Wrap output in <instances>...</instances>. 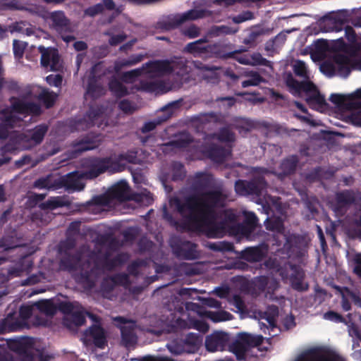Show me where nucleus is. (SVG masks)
I'll list each match as a JSON object with an SVG mask.
<instances>
[{"label":"nucleus","mask_w":361,"mask_h":361,"mask_svg":"<svg viewBox=\"0 0 361 361\" xmlns=\"http://www.w3.org/2000/svg\"><path fill=\"white\" fill-rule=\"evenodd\" d=\"M228 197L226 188L217 187L183 199L172 198L170 204L190 227L207 232L210 238H217L222 236L226 229V221H219V216Z\"/></svg>","instance_id":"f257e3e1"},{"label":"nucleus","mask_w":361,"mask_h":361,"mask_svg":"<svg viewBox=\"0 0 361 361\" xmlns=\"http://www.w3.org/2000/svg\"><path fill=\"white\" fill-rule=\"evenodd\" d=\"M77 236L67 235L63 243L65 252L60 261V269L69 271H79L80 281L91 288L97 279L106 271H111L118 264L117 257L112 258L108 252L102 250V246L98 245L96 251H91L89 246H81L75 255L70 252L76 245Z\"/></svg>","instance_id":"f03ea898"},{"label":"nucleus","mask_w":361,"mask_h":361,"mask_svg":"<svg viewBox=\"0 0 361 361\" xmlns=\"http://www.w3.org/2000/svg\"><path fill=\"white\" fill-rule=\"evenodd\" d=\"M41 107L39 104L25 102L23 100L13 98L11 100V109H4L0 111V139H5L8 135L9 128L20 126L22 118L18 114H32L39 115Z\"/></svg>","instance_id":"7ed1b4c3"},{"label":"nucleus","mask_w":361,"mask_h":361,"mask_svg":"<svg viewBox=\"0 0 361 361\" xmlns=\"http://www.w3.org/2000/svg\"><path fill=\"white\" fill-rule=\"evenodd\" d=\"M59 310L65 315L63 325L71 331H76L78 328L85 323V312L78 302H61Z\"/></svg>","instance_id":"20e7f679"},{"label":"nucleus","mask_w":361,"mask_h":361,"mask_svg":"<svg viewBox=\"0 0 361 361\" xmlns=\"http://www.w3.org/2000/svg\"><path fill=\"white\" fill-rule=\"evenodd\" d=\"M286 84L290 89L293 94H299L301 91L310 93V95L306 99L310 105L316 104L322 107L326 104L324 97L317 90L316 86L310 81L299 82L295 80L291 73H288L286 77Z\"/></svg>","instance_id":"39448f33"},{"label":"nucleus","mask_w":361,"mask_h":361,"mask_svg":"<svg viewBox=\"0 0 361 361\" xmlns=\"http://www.w3.org/2000/svg\"><path fill=\"white\" fill-rule=\"evenodd\" d=\"M56 312V308L50 300H41L32 305H22L19 310V315L23 319H27L31 316L36 318L35 324L44 325L47 320L38 316V313L47 317H52Z\"/></svg>","instance_id":"423d86ee"},{"label":"nucleus","mask_w":361,"mask_h":361,"mask_svg":"<svg viewBox=\"0 0 361 361\" xmlns=\"http://www.w3.org/2000/svg\"><path fill=\"white\" fill-rule=\"evenodd\" d=\"M88 166L89 169L83 174L86 179L97 178L106 171L116 173L124 170V164L115 161L112 157L91 159Z\"/></svg>","instance_id":"0eeeda50"},{"label":"nucleus","mask_w":361,"mask_h":361,"mask_svg":"<svg viewBox=\"0 0 361 361\" xmlns=\"http://www.w3.org/2000/svg\"><path fill=\"white\" fill-rule=\"evenodd\" d=\"M263 341L262 336H254L247 333H240L237 339L229 346L230 350L233 353L238 360L245 358V353L250 347L259 345Z\"/></svg>","instance_id":"6e6552de"},{"label":"nucleus","mask_w":361,"mask_h":361,"mask_svg":"<svg viewBox=\"0 0 361 361\" xmlns=\"http://www.w3.org/2000/svg\"><path fill=\"white\" fill-rule=\"evenodd\" d=\"M205 13L204 10L192 9L182 14L171 15L159 22V27L166 30H173L187 20L202 18Z\"/></svg>","instance_id":"1a4fd4ad"},{"label":"nucleus","mask_w":361,"mask_h":361,"mask_svg":"<svg viewBox=\"0 0 361 361\" xmlns=\"http://www.w3.org/2000/svg\"><path fill=\"white\" fill-rule=\"evenodd\" d=\"M116 322V326L120 329L121 334V342L126 348H130L135 345L137 337L135 334L136 323L131 319H126L123 317H116L113 318Z\"/></svg>","instance_id":"9d476101"},{"label":"nucleus","mask_w":361,"mask_h":361,"mask_svg":"<svg viewBox=\"0 0 361 361\" xmlns=\"http://www.w3.org/2000/svg\"><path fill=\"white\" fill-rule=\"evenodd\" d=\"M267 183L264 178L259 176L252 178L251 180H238L235 183V192L243 196L262 194L266 188Z\"/></svg>","instance_id":"9b49d317"},{"label":"nucleus","mask_w":361,"mask_h":361,"mask_svg":"<svg viewBox=\"0 0 361 361\" xmlns=\"http://www.w3.org/2000/svg\"><path fill=\"white\" fill-rule=\"evenodd\" d=\"M38 51L41 54V66L51 71H58L62 68V61L57 49L39 46Z\"/></svg>","instance_id":"f8f14e48"},{"label":"nucleus","mask_w":361,"mask_h":361,"mask_svg":"<svg viewBox=\"0 0 361 361\" xmlns=\"http://www.w3.org/2000/svg\"><path fill=\"white\" fill-rule=\"evenodd\" d=\"M18 350L20 361H49V356H44L41 350L35 348L31 339L19 343Z\"/></svg>","instance_id":"ddd939ff"},{"label":"nucleus","mask_w":361,"mask_h":361,"mask_svg":"<svg viewBox=\"0 0 361 361\" xmlns=\"http://www.w3.org/2000/svg\"><path fill=\"white\" fill-rule=\"evenodd\" d=\"M173 253L180 258L193 259L197 258L198 253L196 250L197 245L188 240H181L175 238L171 243Z\"/></svg>","instance_id":"4468645a"},{"label":"nucleus","mask_w":361,"mask_h":361,"mask_svg":"<svg viewBox=\"0 0 361 361\" xmlns=\"http://www.w3.org/2000/svg\"><path fill=\"white\" fill-rule=\"evenodd\" d=\"M355 201V192L353 190H345L336 194L335 202L332 203L331 208L336 215L342 216Z\"/></svg>","instance_id":"2eb2a0df"},{"label":"nucleus","mask_w":361,"mask_h":361,"mask_svg":"<svg viewBox=\"0 0 361 361\" xmlns=\"http://www.w3.org/2000/svg\"><path fill=\"white\" fill-rule=\"evenodd\" d=\"M99 66V63L92 66L88 77L86 95L94 99L102 97L106 92L104 87L99 82L100 77L96 75Z\"/></svg>","instance_id":"dca6fc26"},{"label":"nucleus","mask_w":361,"mask_h":361,"mask_svg":"<svg viewBox=\"0 0 361 361\" xmlns=\"http://www.w3.org/2000/svg\"><path fill=\"white\" fill-rule=\"evenodd\" d=\"M83 174L84 172L79 171L69 173L60 178L58 181V186H60V188L64 187L68 191H80L85 187L82 179L86 178Z\"/></svg>","instance_id":"f3484780"},{"label":"nucleus","mask_w":361,"mask_h":361,"mask_svg":"<svg viewBox=\"0 0 361 361\" xmlns=\"http://www.w3.org/2000/svg\"><path fill=\"white\" fill-rule=\"evenodd\" d=\"M229 335L223 331H215L205 338V347L209 352L223 351L228 345Z\"/></svg>","instance_id":"a211bd4d"},{"label":"nucleus","mask_w":361,"mask_h":361,"mask_svg":"<svg viewBox=\"0 0 361 361\" xmlns=\"http://www.w3.org/2000/svg\"><path fill=\"white\" fill-rule=\"evenodd\" d=\"M207 39H200L193 42L188 43L185 50L198 57H210L214 51L216 49L215 44L203 45L207 42Z\"/></svg>","instance_id":"6ab92c4d"},{"label":"nucleus","mask_w":361,"mask_h":361,"mask_svg":"<svg viewBox=\"0 0 361 361\" xmlns=\"http://www.w3.org/2000/svg\"><path fill=\"white\" fill-rule=\"evenodd\" d=\"M51 26L59 34H67L72 32L69 20L62 11H54L50 14Z\"/></svg>","instance_id":"aec40b11"},{"label":"nucleus","mask_w":361,"mask_h":361,"mask_svg":"<svg viewBox=\"0 0 361 361\" xmlns=\"http://www.w3.org/2000/svg\"><path fill=\"white\" fill-rule=\"evenodd\" d=\"M172 85L164 80L157 79L150 81H141L139 90L155 94H163L170 91Z\"/></svg>","instance_id":"412c9836"},{"label":"nucleus","mask_w":361,"mask_h":361,"mask_svg":"<svg viewBox=\"0 0 361 361\" xmlns=\"http://www.w3.org/2000/svg\"><path fill=\"white\" fill-rule=\"evenodd\" d=\"M273 31V28L264 27L260 25H254L250 27L247 35L243 39V43L248 46V48H253L257 45V40L263 35H269Z\"/></svg>","instance_id":"4be33fe9"},{"label":"nucleus","mask_w":361,"mask_h":361,"mask_svg":"<svg viewBox=\"0 0 361 361\" xmlns=\"http://www.w3.org/2000/svg\"><path fill=\"white\" fill-rule=\"evenodd\" d=\"M107 196L110 199L121 202L129 200L130 198V188L126 181L121 180L109 190Z\"/></svg>","instance_id":"5701e85b"},{"label":"nucleus","mask_w":361,"mask_h":361,"mask_svg":"<svg viewBox=\"0 0 361 361\" xmlns=\"http://www.w3.org/2000/svg\"><path fill=\"white\" fill-rule=\"evenodd\" d=\"M192 142L191 135L187 133H183L180 134L176 140L163 144L161 150L164 153H169L171 151L185 148Z\"/></svg>","instance_id":"b1692460"},{"label":"nucleus","mask_w":361,"mask_h":361,"mask_svg":"<svg viewBox=\"0 0 361 361\" xmlns=\"http://www.w3.org/2000/svg\"><path fill=\"white\" fill-rule=\"evenodd\" d=\"M349 58L343 54H336L334 56V63L331 66L332 73L329 75L337 74L346 78L350 73L349 67Z\"/></svg>","instance_id":"393cba45"},{"label":"nucleus","mask_w":361,"mask_h":361,"mask_svg":"<svg viewBox=\"0 0 361 361\" xmlns=\"http://www.w3.org/2000/svg\"><path fill=\"white\" fill-rule=\"evenodd\" d=\"M179 107L178 101L172 102L161 109V111H166L167 115L161 119H157L152 121L147 122L142 127L141 130L142 133H148L153 130L157 125L160 124L162 121L168 119L173 113L174 110Z\"/></svg>","instance_id":"a878e982"},{"label":"nucleus","mask_w":361,"mask_h":361,"mask_svg":"<svg viewBox=\"0 0 361 361\" xmlns=\"http://www.w3.org/2000/svg\"><path fill=\"white\" fill-rule=\"evenodd\" d=\"M99 143L87 139L81 140L73 144L71 149L68 150V158L74 159L80 156L82 152L97 148Z\"/></svg>","instance_id":"bb28decb"},{"label":"nucleus","mask_w":361,"mask_h":361,"mask_svg":"<svg viewBox=\"0 0 361 361\" xmlns=\"http://www.w3.org/2000/svg\"><path fill=\"white\" fill-rule=\"evenodd\" d=\"M238 63L243 65L249 66H264L271 67V61L264 58L259 53H253L251 55H243L233 57Z\"/></svg>","instance_id":"cd10ccee"},{"label":"nucleus","mask_w":361,"mask_h":361,"mask_svg":"<svg viewBox=\"0 0 361 361\" xmlns=\"http://www.w3.org/2000/svg\"><path fill=\"white\" fill-rule=\"evenodd\" d=\"M212 176L208 173L197 172L190 178L191 188L200 192L211 185L212 183Z\"/></svg>","instance_id":"c85d7f7f"},{"label":"nucleus","mask_w":361,"mask_h":361,"mask_svg":"<svg viewBox=\"0 0 361 361\" xmlns=\"http://www.w3.org/2000/svg\"><path fill=\"white\" fill-rule=\"evenodd\" d=\"M147 73L152 75L161 76L172 72L171 63L166 61H156L145 63Z\"/></svg>","instance_id":"c756f323"},{"label":"nucleus","mask_w":361,"mask_h":361,"mask_svg":"<svg viewBox=\"0 0 361 361\" xmlns=\"http://www.w3.org/2000/svg\"><path fill=\"white\" fill-rule=\"evenodd\" d=\"M87 335L93 341L94 344L100 348H104L106 344V336L105 331L98 324H94L87 330Z\"/></svg>","instance_id":"7c9ffc66"},{"label":"nucleus","mask_w":361,"mask_h":361,"mask_svg":"<svg viewBox=\"0 0 361 361\" xmlns=\"http://www.w3.org/2000/svg\"><path fill=\"white\" fill-rule=\"evenodd\" d=\"M295 361H345L340 355L331 353L326 355L316 357L310 351H305L299 355Z\"/></svg>","instance_id":"2f4dec72"},{"label":"nucleus","mask_w":361,"mask_h":361,"mask_svg":"<svg viewBox=\"0 0 361 361\" xmlns=\"http://www.w3.org/2000/svg\"><path fill=\"white\" fill-rule=\"evenodd\" d=\"M48 130L46 125H39L36 126L28 134L25 135V139L30 142V147L35 146L40 144Z\"/></svg>","instance_id":"473e14b6"},{"label":"nucleus","mask_w":361,"mask_h":361,"mask_svg":"<svg viewBox=\"0 0 361 361\" xmlns=\"http://www.w3.org/2000/svg\"><path fill=\"white\" fill-rule=\"evenodd\" d=\"M209 137L225 143L229 147H232V144L235 141V135L230 127L221 128L217 133L209 135Z\"/></svg>","instance_id":"72a5a7b5"},{"label":"nucleus","mask_w":361,"mask_h":361,"mask_svg":"<svg viewBox=\"0 0 361 361\" xmlns=\"http://www.w3.org/2000/svg\"><path fill=\"white\" fill-rule=\"evenodd\" d=\"M231 154V147L212 145L209 149L210 158L216 162H223Z\"/></svg>","instance_id":"f704fd0d"},{"label":"nucleus","mask_w":361,"mask_h":361,"mask_svg":"<svg viewBox=\"0 0 361 361\" xmlns=\"http://www.w3.org/2000/svg\"><path fill=\"white\" fill-rule=\"evenodd\" d=\"M126 274L116 275L115 276L104 278L102 282L101 290L102 295L105 298H110V293L114 288L119 279H123L125 281L127 280Z\"/></svg>","instance_id":"c9c22d12"},{"label":"nucleus","mask_w":361,"mask_h":361,"mask_svg":"<svg viewBox=\"0 0 361 361\" xmlns=\"http://www.w3.org/2000/svg\"><path fill=\"white\" fill-rule=\"evenodd\" d=\"M20 328V322L14 317L13 314H8L5 319L0 321V334L15 331Z\"/></svg>","instance_id":"e433bc0d"},{"label":"nucleus","mask_w":361,"mask_h":361,"mask_svg":"<svg viewBox=\"0 0 361 361\" xmlns=\"http://www.w3.org/2000/svg\"><path fill=\"white\" fill-rule=\"evenodd\" d=\"M343 23V20L337 16L326 18L323 20L322 29L325 32H338L341 30Z\"/></svg>","instance_id":"4c0bfd02"},{"label":"nucleus","mask_w":361,"mask_h":361,"mask_svg":"<svg viewBox=\"0 0 361 361\" xmlns=\"http://www.w3.org/2000/svg\"><path fill=\"white\" fill-rule=\"evenodd\" d=\"M292 269L295 271V275H292L290 281L292 287L300 291L306 290L308 288V286L302 282L304 278V273L302 270L297 269L295 266L291 267Z\"/></svg>","instance_id":"58836bf2"},{"label":"nucleus","mask_w":361,"mask_h":361,"mask_svg":"<svg viewBox=\"0 0 361 361\" xmlns=\"http://www.w3.org/2000/svg\"><path fill=\"white\" fill-rule=\"evenodd\" d=\"M242 257L247 262H257L262 260L263 253L259 247H252L245 249L242 252Z\"/></svg>","instance_id":"ea45409f"},{"label":"nucleus","mask_w":361,"mask_h":361,"mask_svg":"<svg viewBox=\"0 0 361 361\" xmlns=\"http://www.w3.org/2000/svg\"><path fill=\"white\" fill-rule=\"evenodd\" d=\"M278 315V307L276 305H269L266 311L261 313V319L266 320L269 326L274 327Z\"/></svg>","instance_id":"a19ab883"},{"label":"nucleus","mask_w":361,"mask_h":361,"mask_svg":"<svg viewBox=\"0 0 361 361\" xmlns=\"http://www.w3.org/2000/svg\"><path fill=\"white\" fill-rule=\"evenodd\" d=\"M111 92L117 97H122L128 94V89L116 78H113L109 83Z\"/></svg>","instance_id":"79ce46f5"},{"label":"nucleus","mask_w":361,"mask_h":361,"mask_svg":"<svg viewBox=\"0 0 361 361\" xmlns=\"http://www.w3.org/2000/svg\"><path fill=\"white\" fill-rule=\"evenodd\" d=\"M37 99L43 102L47 108L52 106L57 97V94L50 92L48 89L43 88L37 95Z\"/></svg>","instance_id":"37998d69"},{"label":"nucleus","mask_w":361,"mask_h":361,"mask_svg":"<svg viewBox=\"0 0 361 361\" xmlns=\"http://www.w3.org/2000/svg\"><path fill=\"white\" fill-rule=\"evenodd\" d=\"M298 162L297 156H290L285 159L281 164V169L284 175L293 173Z\"/></svg>","instance_id":"c03bdc74"},{"label":"nucleus","mask_w":361,"mask_h":361,"mask_svg":"<svg viewBox=\"0 0 361 361\" xmlns=\"http://www.w3.org/2000/svg\"><path fill=\"white\" fill-rule=\"evenodd\" d=\"M245 76L249 78V79L242 82V87L244 88L250 86H257L264 81V79L256 71L245 72Z\"/></svg>","instance_id":"a18cd8bd"},{"label":"nucleus","mask_w":361,"mask_h":361,"mask_svg":"<svg viewBox=\"0 0 361 361\" xmlns=\"http://www.w3.org/2000/svg\"><path fill=\"white\" fill-rule=\"evenodd\" d=\"M293 71L296 76L303 79V81H308L309 75L307 67L305 63L301 60H295L292 65Z\"/></svg>","instance_id":"49530a36"},{"label":"nucleus","mask_w":361,"mask_h":361,"mask_svg":"<svg viewBox=\"0 0 361 361\" xmlns=\"http://www.w3.org/2000/svg\"><path fill=\"white\" fill-rule=\"evenodd\" d=\"M69 204L68 201L63 200L60 197H54L49 199L47 201L42 203L39 207L42 209H56L57 207H61Z\"/></svg>","instance_id":"de8ad7c7"},{"label":"nucleus","mask_w":361,"mask_h":361,"mask_svg":"<svg viewBox=\"0 0 361 361\" xmlns=\"http://www.w3.org/2000/svg\"><path fill=\"white\" fill-rule=\"evenodd\" d=\"M143 59L142 54L132 55L127 59H123L115 63L114 68L116 71H119L123 67L131 66L137 64Z\"/></svg>","instance_id":"09e8293b"},{"label":"nucleus","mask_w":361,"mask_h":361,"mask_svg":"<svg viewBox=\"0 0 361 361\" xmlns=\"http://www.w3.org/2000/svg\"><path fill=\"white\" fill-rule=\"evenodd\" d=\"M232 126L242 135H245L250 131L253 127V124L250 120L242 118L235 119Z\"/></svg>","instance_id":"8fccbe9b"},{"label":"nucleus","mask_w":361,"mask_h":361,"mask_svg":"<svg viewBox=\"0 0 361 361\" xmlns=\"http://www.w3.org/2000/svg\"><path fill=\"white\" fill-rule=\"evenodd\" d=\"M200 314H204L207 317L209 318L211 320H212L214 322L229 320L232 317L231 314L226 311H221V312L205 311L204 312H201Z\"/></svg>","instance_id":"3c124183"},{"label":"nucleus","mask_w":361,"mask_h":361,"mask_svg":"<svg viewBox=\"0 0 361 361\" xmlns=\"http://www.w3.org/2000/svg\"><path fill=\"white\" fill-rule=\"evenodd\" d=\"M236 32V29H233L227 25H214L210 28L209 34L212 37H218L224 35L235 34Z\"/></svg>","instance_id":"603ef678"},{"label":"nucleus","mask_w":361,"mask_h":361,"mask_svg":"<svg viewBox=\"0 0 361 361\" xmlns=\"http://www.w3.org/2000/svg\"><path fill=\"white\" fill-rule=\"evenodd\" d=\"M114 159L119 164H123L125 167L126 164L123 162L124 161L131 164L137 163V152L135 151H128L126 153L119 154L117 157H114Z\"/></svg>","instance_id":"864d4df0"},{"label":"nucleus","mask_w":361,"mask_h":361,"mask_svg":"<svg viewBox=\"0 0 361 361\" xmlns=\"http://www.w3.org/2000/svg\"><path fill=\"white\" fill-rule=\"evenodd\" d=\"M267 229L282 233L284 231V226L282 220L279 218L274 219H267L265 221Z\"/></svg>","instance_id":"5fc2aeb1"},{"label":"nucleus","mask_w":361,"mask_h":361,"mask_svg":"<svg viewBox=\"0 0 361 361\" xmlns=\"http://www.w3.org/2000/svg\"><path fill=\"white\" fill-rule=\"evenodd\" d=\"M34 186L38 188H46L47 190H56L60 188V186H58V182H55L54 183H51L49 176L37 179L35 182Z\"/></svg>","instance_id":"6e6d98bb"},{"label":"nucleus","mask_w":361,"mask_h":361,"mask_svg":"<svg viewBox=\"0 0 361 361\" xmlns=\"http://www.w3.org/2000/svg\"><path fill=\"white\" fill-rule=\"evenodd\" d=\"M168 350L173 355H181L188 353L185 349L183 342L182 341H173L166 345Z\"/></svg>","instance_id":"4d7b16f0"},{"label":"nucleus","mask_w":361,"mask_h":361,"mask_svg":"<svg viewBox=\"0 0 361 361\" xmlns=\"http://www.w3.org/2000/svg\"><path fill=\"white\" fill-rule=\"evenodd\" d=\"M185 176L184 166L180 162H174L172 165V179L173 180H181Z\"/></svg>","instance_id":"13d9d810"},{"label":"nucleus","mask_w":361,"mask_h":361,"mask_svg":"<svg viewBox=\"0 0 361 361\" xmlns=\"http://www.w3.org/2000/svg\"><path fill=\"white\" fill-rule=\"evenodd\" d=\"M228 300L230 304L234 305L236 307L238 312H244L246 311V305L239 295H233L228 298Z\"/></svg>","instance_id":"bf43d9fd"},{"label":"nucleus","mask_w":361,"mask_h":361,"mask_svg":"<svg viewBox=\"0 0 361 361\" xmlns=\"http://www.w3.org/2000/svg\"><path fill=\"white\" fill-rule=\"evenodd\" d=\"M209 247L214 251H231L233 244L227 242L213 243L209 245Z\"/></svg>","instance_id":"052dcab7"},{"label":"nucleus","mask_w":361,"mask_h":361,"mask_svg":"<svg viewBox=\"0 0 361 361\" xmlns=\"http://www.w3.org/2000/svg\"><path fill=\"white\" fill-rule=\"evenodd\" d=\"M254 18V14L252 12L250 11H245L240 14L237 15L236 16H234L232 20L233 22L237 24L243 23L245 21L252 20Z\"/></svg>","instance_id":"680f3d73"},{"label":"nucleus","mask_w":361,"mask_h":361,"mask_svg":"<svg viewBox=\"0 0 361 361\" xmlns=\"http://www.w3.org/2000/svg\"><path fill=\"white\" fill-rule=\"evenodd\" d=\"M13 53L16 57L21 58L23 55L26 44L22 41L14 39L13 42Z\"/></svg>","instance_id":"e2e57ef3"},{"label":"nucleus","mask_w":361,"mask_h":361,"mask_svg":"<svg viewBox=\"0 0 361 361\" xmlns=\"http://www.w3.org/2000/svg\"><path fill=\"white\" fill-rule=\"evenodd\" d=\"M293 30H295V29L283 30L282 32L279 33L276 36H275L273 39H274L275 43L276 44L277 47L283 44L286 40L287 34L290 33Z\"/></svg>","instance_id":"0e129e2a"},{"label":"nucleus","mask_w":361,"mask_h":361,"mask_svg":"<svg viewBox=\"0 0 361 361\" xmlns=\"http://www.w3.org/2000/svg\"><path fill=\"white\" fill-rule=\"evenodd\" d=\"M183 33L190 38H195L200 35V29L195 25H191L184 30Z\"/></svg>","instance_id":"69168bd1"},{"label":"nucleus","mask_w":361,"mask_h":361,"mask_svg":"<svg viewBox=\"0 0 361 361\" xmlns=\"http://www.w3.org/2000/svg\"><path fill=\"white\" fill-rule=\"evenodd\" d=\"M250 225L245 224L244 223H242L238 226V231L239 232L244 236H245L247 238H250L252 233L255 231L256 227H251L249 226Z\"/></svg>","instance_id":"338daca9"},{"label":"nucleus","mask_w":361,"mask_h":361,"mask_svg":"<svg viewBox=\"0 0 361 361\" xmlns=\"http://www.w3.org/2000/svg\"><path fill=\"white\" fill-rule=\"evenodd\" d=\"M104 10L102 4H97L93 6L87 8L85 11V14L89 16H94L97 14L102 13Z\"/></svg>","instance_id":"774afa93"}]
</instances>
